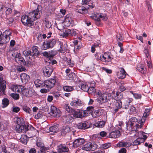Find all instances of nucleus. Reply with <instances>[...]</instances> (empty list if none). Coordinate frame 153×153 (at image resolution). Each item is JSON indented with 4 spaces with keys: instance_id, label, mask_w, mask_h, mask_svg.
<instances>
[{
    "instance_id": "f257e3e1",
    "label": "nucleus",
    "mask_w": 153,
    "mask_h": 153,
    "mask_svg": "<svg viewBox=\"0 0 153 153\" xmlns=\"http://www.w3.org/2000/svg\"><path fill=\"white\" fill-rule=\"evenodd\" d=\"M42 13L41 10L38 7L36 10L28 13L27 15H22L21 19L22 22L25 25L32 26L33 25V22L40 18Z\"/></svg>"
},
{
    "instance_id": "f03ea898",
    "label": "nucleus",
    "mask_w": 153,
    "mask_h": 153,
    "mask_svg": "<svg viewBox=\"0 0 153 153\" xmlns=\"http://www.w3.org/2000/svg\"><path fill=\"white\" fill-rule=\"evenodd\" d=\"M143 124L142 120H138L136 117H133L131 118L126 124V128L129 131L136 132L137 130L136 129L141 128Z\"/></svg>"
},
{
    "instance_id": "7ed1b4c3",
    "label": "nucleus",
    "mask_w": 153,
    "mask_h": 153,
    "mask_svg": "<svg viewBox=\"0 0 153 153\" xmlns=\"http://www.w3.org/2000/svg\"><path fill=\"white\" fill-rule=\"evenodd\" d=\"M10 87L11 89L13 92H20L21 90L22 94L23 96L27 97H29L32 96L34 91L31 88H24V87Z\"/></svg>"
},
{
    "instance_id": "20e7f679",
    "label": "nucleus",
    "mask_w": 153,
    "mask_h": 153,
    "mask_svg": "<svg viewBox=\"0 0 153 153\" xmlns=\"http://www.w3.org/2000/svg\"><path fill=\"white\" fill-rule=\"evenodd\" d=\"M17 125L15 129L18 132H25L28 130V127L25 125L23 119L18 118L16 120Z\"/></svg>"
},
{
    "instance_id": "39448f33",
    "label": "nucleus",
    "mask_w": 153,
    "mask_h": 153,
    "mask_svg": "<svg viewBox=\"0 0 153 153\" xmlns=\"http://www.w3.org/2000/svg\"><path fill=\"white\" fill-rule=\"evenodd\" d=\"M56 42V40L55 39L47 40L45 42H43L40 45V48L41 50H43L51 48L54 46Z\"/></svg>"
},
{
    "instance_id": "423d86ee",
    "label": "nucleus",
    "mask_w": 153,
    "mask_h": 153,
    "mask_svg": "<svg viewBox=\"0 0 153 153\" xmlns=\"http://www.w3.org/2000/svg\"><path fill=\"white\" fill-rule=\"evenodd\" d=\"M92 19L95 21V23L97 26H100L101 25V19L104 21L107 20L108 18L105 14H100L97 13H95L91 16Z\"/></svg>"
},
{
    "instance_id": "0eeeda50",
    "label": "nucleus",
    "mask_w": 153,
    "mask_h": 153,
    "mask_svg": "<svg viewBox=\"0 0 153 153\" xmlns=\"http://www.w3.org/2000/svg\"><path fill=\"white\" fill-rule=\"evenodd\" d=\"M97 94L98 96V100L101 103L107 102L110 100L111 96H109L108 93H102L100 91H99Z\"/></svg>"
},
{
    "instance_id": "6e6552de",
    "label": "nucleus",
    "mask_w": 153,
    "mask_h": 153,
    "mask_svg": "<svg viewBox=\"0 0 153 153\" xmlns=\"http://www.w3.org/2000/svg\"><path fill=\"white\" fill-rule=\"evenodd\" d=\"M11 33L9 30H5L2 33V37L0 39V45L8 42L10 39V36Z\"/></svg>"
},
{
    "instance_id": "1a4fd4ad",
    "label": "nucleus",
    "mask_w": 153,
    "mask_h": 153,
    "mask_svg": "<svg viewBox=\"0 0 153 153\" xmlns=\"http://www.w3.org/2000/svg\"><path fill=\"white\" fill-rule=\"evenodd\" d=\"M100 60L103 62H110L113 59V56L109 52H105L100 55Z\"/></svg>"
},
{
    "instance_id": "9d476101",
    "label": "nucleus",
    "mask_w": 153,
    "mask_h": 153,
    "mask_svg": "<svg viewBox=\"0 0 153 153\" xmlns=\"http://www.w3.org/2000/svg\"><path fill=\"white\" fill-rule=\"evenodd\" d=\"M97 148V145L95 143H88L84 145L82 148L83 150L87 151L94 150Z\"/></svg>"
},
{
    "instance_id": "9b49d317",
    "label": "nucleus",
    "mask_w": 153,
    "mask_h": 153,
    "mask_svg": "<svg viewBox=\"0 0 153 153\" xmlns=\"http://www.w3.org/2000/svg\"><path fill=\"white\" fill-rule=\"evenodd\" d=\"M113 102L112 106L114 108L115 112H117L118 110L122 107V102L120 100H117L115 99H112Z\"/></svg>"
},
{
    "instance_id": "f8f14e48",
    "label": "nucleus",
    "mask_w": 153,
    "mask_h": 153,
    "mask_svg": "<svg viewBox=\"0 0 153 153\" xmlns=\"http://www.w3.org/2000/svg\"><path fill=\"white\" fill-rule=\"evenodd\" d=\"M50 113L51 115L54 117H59L61 115L60 111L53 105L51 106Z\"/></svg>"
},
{
    "instance_id": "ddd939ff",
    "label": "nucleus",
    "mask_w": 153,
    "mask_h": 153,
    "mask_svg": "<svg viewBox=\"0 0 153 153\" xmlns=\"http://www.w3.org/2000/svg\"><path fill=\"white\" fill-rule=\"evenodd\" d=\"M73 111L72 114L75 117L81 118L85 116V111L77 109L76 110H74Z\"/></svg>"
},
{
    "instance_id": "4468645a",
    "label": "nucleus",
    "mask_w": 153,
    "mask_h": 153,
    "mask_svg": "<svg viewBox=\"0 0 153 153\" xmlns=\"http://www.w3.org/2000/svg\"><path fill=\"white\" fill-rule=\"evenodd\" d=\"M53 71V69L51 66H46L43 70V72L45 76L49 77L50 76Z\"/></svg>"
},
{
    "instance_id": "2eb2a0df",
    "label": "nucleus",
    "mask_w": 153,
    "mask_h": 153,
    "mask_svg": "<svg viewBox=\"0 0 153 153\" xmlns=\"http://www.w3.org/2000/svg\"><path fill=\"white\" fill-rule=\"evenodd\" d=\"M85 143V140L83 138H79L76 139L73 143V146L76 147L83 144Z\"/></svg>"
},
{
    "instance_id": "dca6fc26",
    "label": "nucleus",
    "mask_w": 153,
    "mask_h": 153,
    "mask_svg": "<svg viewBox=\"0 0 153 153\" xmlns=\"http://www.w3.org/2000/svg\"><path fill=\"white\" fill-rule=\"evenodd\" d=\"M126 72L124 68H120V71H118L117 74V77L119 79H124L126 76Z\"/></svg>"
},
{
    "instance_id": "f3484780",
    "label": "nucleus",
    "mask_w": 153,
    "mask_h": 153,
    "mask_svg": "<svg viewBox=\"0 0 153 153\" xmlns=\"http://www.w3.org/2000/svg\"><path fill=\"white\" fill-rule=\"evenodd\" d=\"M68 149L65 144H61L58 146L57 153H61L62 152H67L68 151Z\"/></svg>"
},
{
    "instance_id": "a211bd4d",
    "label": "nucleus",
    "mask_w": 153,
    "mask_h": 153,
    "mask_svg": "<svg viewBox=\"0 0 153 153\" xmlns=\"http://www.w3.org/2000/svg\"><path fill=\"white\" fill-rule=\"evenodd\" d=\"M131 145L130 143L128 142L121 141L117 144V146L118 147H128Z\"/></svg>"
},
{
    "instance_id": "6ab92c4d",
    "label": "nucleus",
    "mask_w": 153,
    "mask_h": 153,
    "mask_svg": "<svg viewBox=\"0 0 153 153\" xmlns=\"http://www.w3.org/2000/svg\"><path fill=\"white\" fill-rule=\"evenodd\" d=\"M21 79L23 83L26 84L30 80L29 76L26 73H22L20 75Z\"/></svg>"
},
{
    "instance_id": "aec40b11",
    "label": "nucleus",
    "mask_w": 153,
    "mask_h": 153,
    "mask_svg": "<svg viewBox=\"0 0 153 153\" xmlns=\"http://www.w3.org/2000/svg\"><path fill=\"white\" fill-rule=\"evenodd\" d=\"M89 123L85 121L79 123L78 125V128L80 129H86L89 127Z\"/></svg>"
},
{
    "instance_id": "412c9836",
    "label": "nucleus",
    "mask_w": 153,
    "mask_h": 153,
    "mask_svg": "<svg viewBox=\"0 0 153 153\" xmlns=\"http://www.w3.org/2000/svg\"><path fill=\"white\" fill-rule=\"evenodd\" d=\"M134 136L138 137V138L140 139H143L144 140V142L146 140L147 138V136L146 135V133L143 131H140L138 132H136L134 134Z\"/></svg>"
},
{
    "instance_id": "4be33fe9",
    "label": "nucleus",
    "mask_w": 153,
    "mask_h": 153,
    "mask_svg": "<svg viewBox=\"0 0 153 153\" xmlns=\"http://www.w3.org/2000/svg\"><path fill=\"white\" fill-rule=\"evenodd\" d=\"M120 135L119 131L115 130L109 133V137L111 138H115L119 137Z\"/></svg>"
},
{
    "instance_id": "5701e85b",
    "label": "nucleus",
    "mask_w": 153,
    "mask_h": 153,
    "mask_svg": "<svg viewBox=\"0 0 153 153\" xmlns=\"http://www.w3.org/2000/svg\"><path fill=\"white\" fill-rule=\"evenodd\" d=\"M83 102L80 100L77 99V100H74L70 103L71 106L74 107L81 106L82 105Z\"/></svg>"
},
{
    "instance_id": "b1692460",
    "label": "nucleus",
    "mask_w": 153,
    "mask_h": 153,
    "mask_svg": "<svg viewBox=\"0 0 153 153\" xmlns=\"http://www.w3.org/2000/svg\"><path fill=\"white\" fill-rule=\"evenodd\" d=\"M76 10L77 12L82 14L88 12L87 9L82 6H77Z\"/></svg>"
},
{
    "instance_id": "393cba45",
    "label": "nucleus",
    "mask_w": 153,
    "mask_h": 153,
    "mask_svg": "<svg viewBox=\"0 0 153 153\" xmlns=\"http://www.w3.org/2000/svg\"><path fill=\"white\" fill-rule=\"evenodd\" d=\"M56 80L54 79H51L44 82V86H54Z\"/></svg>"
},
{
    "instance_id": "a878e982",
    "label": "nucleus",
    "mask_w": 153,
    "mask_h": 153,
    "mask_svg": "<svg viewBox=\"0 0 153 153\" xmlns=\"http://www.w3.org/2000/svg\"><path fill=\"white\" fill-rule=\"evenodd\" d=\"M91 114L93 117L94 118L97 117L102 114L101 110L100 109L95 110L92 111Z\"/></svg>"
},
{
    "instance_id": "bb28decb",
    "label": "nucleus",
    "mask_w": 153,
    "mask_h": 153,
    "mask_svg": "<svg viewBox=\"0 0 153 153\" xmlns=\"http://www.w3.org/2000/svg\"><path fill=\"white\" fill-rule=\"evenodd\" d=\"M71 131L70 127L67 126H63L61 130V134L65 135Z\"/></svg>"
},
{
    "instance_id": "cd10ccee",
    "label": "nucleus",
    "mask_w": 153,
    "mask_h": 153,
    "mask_svg": "<svg viewBox=\"0 0 153 153\" xmlns=\"http://www.w3.org/2000/svg\"><path fill=\"white\" fill-rule=\"evenodd\" d=\"M105 122L104 121L102 120L98 121L95 124V126L97 127L102 128L105 125Z\"/></svg>"
},
{
    "instance_id": "c85d7f7f",
    "label": "nucleus",
    "mask_w": 153,
    "mask_h": 153,
    "mask_svg": "<svg viewBox=\"0 0 153 153\" xmlns=\"http://www.w3.org/2000/svg\"><path fill=\"white\" fill-rule=\"evenodd\" d=\"M64 108L67 112L72 114V112H73V111H74V109H72L68 104H65L64 106Z\"/></svg>"
},
{
    "instance_id": "c756f323",
    "label": "nucleus",
    "mask_w": 153,
    "mask_h": 153,
    "mask_svg": "<svg viewBox=\"0 0 153 153\" xmlns=\"http://www.w3.org/2000/svg\"><path fill=\"white\" fill-rule=\"evenodd\" d=\"M36 145L37 147L40 148V150H41L44 148H48V147H45L43 143L38 140H37L36 141Z\"/></svg>"
},
{
    "instance_id": "7c9ffc66",
    "label": "nucleus",
    "mask_w": 153,
    "mask_h": 153,
    "mask_svg": "<svg viewBox=\"0 0 153 153\" xmlns=\"http://www.w3.org/2000/svg\"><path fill=\"white\" fill-rule=\"evenodd\" d=\"M20 140L23 143L25 144L28 141V138L26 135H22L21 136Z\"/></svg>"
},
{
    "instance_id": "2f4dec72",
    "label": "nucleus",
    "mask_w": 153,
    "mask_h": 153,
    "mask_svg": "<svg viewBox=\"0 0 153 153\" xmlns=\"http://www.w3.org/2000/svg\"><path fill=\"white\" fill-rule=\"evenodd\" d=\"M144 140L143 139H140V138H137L133 142V145H137L140 144V143L144 142Z\"/></svg>"
},
{
    "instance_id": "473e14b6",
    "label": "nucleus",
    "mask_w": 153,
    "mask_h": 153,
    "mask_svg": "<svg viewBox=\"0 0 153 153\" xmlns=\"http://www.w3.org/2000/svg\"><path fill=\"white\" fill-rule=\"evenodd\" d=\"M34 83L36 86H44V82H43L39 79H37L34 81Z\"/></svg>"
},
{
    "instance_id": "72a5a7b5",
    "label": "nucleus",
    "mask_w": 153,
    "mask_h": 153,
    "mask_svg": "<svg viewBox=\"0 0 153 153\" xmlns=\"http://www.w3.org/2000/svg\"><path fill=\"white\" fill-rule=\"evenodd\" d=\"M145 3L146 6L148 8V11L150 13H152V9L150 3L148 1H146Z\"/></svg>"
},
{
    "instance_id": "f704fd0d",
    "label": "nucleus",
    "mask_w": 153,
    "mask_h": 153,
    "mask_svg": "<svg viewBox=\"0 0 153 153\" xmlns=\"http://www.w3.org/2000/svg\"><path fill=\"white\" fill-rule=\"evenodd\" d=\"M49 131L53 133L57 132L58 131L57 127L56 125H54L50 127L49 128Z\"/></svg>"
},
{
    "instance_id": "c9c22d12",
    "label": "nucleus",
    "mask_w": 153,
    "mask_h": 153,
    "mask_svg": "<svg viewBox=\"0 0 153 153\" xmlns=\"http://www.w3.org/2000/svg\"><path fill=\"white\" fill-rule=\"evenodd\" d=\"M60 42V47L59 51L61 53H64L66 51V49L65 46L63 45L62 43Z\"/></svg>"
},
{
    "instance_id": "e433bc0d",
    "label": "nucleus",
    "mask_w": 153,
    "mask_h": 153,
    "mask_svg": "<svg viewBox=\"0 0 153 153\" xmlns=\"http://www.w3.org/2000/svg\"><path fill=\"white\" fill-rule=\"evenodd\" d=\"M136 113V109L135 107L133 106H131L129 108V114H134Z\"/></svg>"
},
{
    "instance_id": "4c0bfd02",
    "label": "nucleus",
    "mask_w": 153,
    "mask_h": 153,
    "mask_svg": "<svg viewBox=\"0 0 153 153\" xmlns=\"http://www.w3.org/2000/svg\"><path fill=\"white\" fill-rule=\"evenodd\" d=\"M89 87H77L76 88V90L79 91L80 90L84 91L87 92L88 93Z\"/></svg>"
},
{
    "instance_id": "58836bf2",
    "label": "nucleus",
    "mask_w": 153,
    "mask_h": 153,
    "mask_svg": "<svg viewBox=\"0 0 153 153\" xmlns=\"http://www.w3.org/2000/svg\"><path fill=\"white\" fill-rule=\"evenodd\" d=\"M137 69L141 73H143L144 66L143 65L139 64L137 67Z\"/></svg>"
},
{
    "instance_id": "ea45409f",
    "label": "nucleus",
    "mask_w": 153,
    "mask_h": 153,
    "mask_svg": "<svg viewBox=\"0 0 153 153\" xmlns=\"http://www.w3.org/2000/svg\"><path fill=\"white\" fill-rule=\"evenodd\" d=\"M72 118L70 115H66L63 117V119L66 123L70 122Z\"/></svg>"
},
{
    "instance_id": "a19ab883",
    "label": "nucleus",
    "mask_w": 153,
    "mask_h": 153,
    "mask_svg": "<svg viewBox=\"0 0 153 153\" xmlns=\"http://www.w3.org/2000/svg\"><path fill=\"white\" fill-rule=\"evenodd\" d=\"M111 146V144L110 143H107L102 144L100 146V148L102 149H106Z\"/></svg>"
},
{
    "instance_id": "79ce46f5",
    "label": "nucleus",
    "mask_w": 153,
    "mask_h": 153,
    "mask_svg": "<svg viewBox=\"0 0 153 153\" xmlns=\"http://www.w3.org/2000/svg\"><path fill=\"white\" fill-rule=\"evenodd\" d=\"M70 32H71L70 29H67L65 30V32L62 33V36L63 37L66 38V37L70 36Z\"/></svg>"
},
{
    "instance_id": "37998d69",
    "label": "nucleus",
    "mask_w": 153,
    "mask_h": 153,
    "mask_svg": "<svg viewBox=\"0 0 153 153\" xmlns=\"http://www.w3.org/2000/svg\"><path fill=\"white\" fill-rule=\"evenodd\" d=\"M49 58H52L53 57L56 55L57 53V52L56 51L54 50H51V51L49 52Z\"/></svg>"
},
{
    "instance_id": "c03bdc74",
    "label": "nucleus",
    "mask_w": 153,
    "mask_h": 153,
    "mask_svg": "<svg viewBox=\"0 0 153 153\" xmlns=\"http://www.w3.org/2000/svg\"><path fill=\"white\" fill-rule=\"evenodd\" d=\"M123 94L120 92L117 91L116 93V96L115 97V99L117 100H120L123 98Z\"/></svg>"
},
{
    "instance_id": "a18cd8bd",
    "label": "nucleus",
    "mask_w": 153,
    "mask_h": 153,
    "mask_svg": "<svg viewBox=\"0 0 153 153\" xmlns=\"http://www.w3.org/2000/svg\"><path fill=\"white\" fill-rule=\"evenodd\" d=\"M150 111V109H146L145 110L143 114V117L142 118V120L143 119L144 120H145L144 118L147 117L149 115Z\"/></svg>"
},
{
    "instance_id": "49530a36",
    "label": "nucleus",
    "mask_w": 153,
    "mask_h": 153,
    "mask_svg": "<svg viewBox=\"0 0 153 153\" xmlns=\"http://www.w3.org/2000/svg\"><path fill=\"white\" fill-rule=\"evenodd\" d=\"M22 108L23 110L26 113L30 114L31 112V110L30 108L27 106L24 105L22 107Z\"/></svg>"
},
{
    "instance_id": "de8ad7c7",
    "label": "nucleus",
    "mask_w": 153,
    "mask_h": 153,
    "mask_svg": "<svg viewBox=\"0 0 153 153\" xmlns=\"http://www.w3.org/2000/svg\"><path fill=\"white\" fill-rule=\"evenodd\" d=\"M95 87H89L88 88V93L89 94H94L96 93V89Z\"/></svg>"
},
{
    "instance_id": "09e8293b",
    "label": "nucleus",
    "mask_w": 153,
    "mask_h": 153,
    "mask_svg": "<svg viewBox=\"0 0 153 153\" xmlns=\"http://www.w3.org/2000/svg\"><path fill=\"white\" fill-rule=\"evenodd\" d=\"M2 104L4 107H7L9 104V101L8 99L4 98L2 100Z\"/></svg>"
},
{
    "instance_id": "8fccbe9b",
    "label": "nucleus",
    "mask_w": 153,
    "mask_h": 153,
    "mask_svg": "<svg viewBox=\"0 0 153 153\" xmlns=\"http://www.w3.org/2000/svg\"><path fill=\"white\" fill-rule=\"evenodd\" d=\"M130 92L133 95L134 97L136 99H140L141 97V95L140 94L134 93L132 91H130Z\"/></svg>"
},
{
    "instance_id": "3c124183",
    "label": "nucleus",
    "mask_w": 153,
    "mask_h": 153,
    "mask_svg": "<svg viewBox=\"0 0 153 153\" xmlns=\"http://www.w3.org/2000/svg\"><path fill=\"white\" fill-rule=\"evenodd\" d=\"M10 95L15 100H18L19 99V96L18 94L12 93L10 94Z\"/></svg>"
},
{
    "instance_id": "603ef678",
    "label": "nucleus",
    "mask_w": 153,
    "mask_h": 153,
    "mask_svg": "<svg viewBox=\"0 0 153 153\" xmlns=\"http://www.w3.org/2000/svg\"><path fill=\"white\" fill-rule=\"evenodd\" d=\"M53 87H48L47 89L43 88L40 90V92L43 94H45L48 92Z\"/></svg>"
},
{
    "instance_id": "864d4df0",
    "label": "nucleus",
    "mask_w": 153,
    "mask_h": 153,
    "mask_svg": "<svg viewBox=\"0 0 153 153\" xmlns=\"http://www.w3.org/2000/svg\"><path fill=\"white\" fill-rule=\"evenodd\" d=\"M38 47L35 46L32 47V50L33 52H32V53L33 54V55L34 54H37L38 53L39 51L38 50Z\"/></svg>"
},
{
    "instance_id": "5fc2aeb1",
    "label": "nucleus",
    "mask_w": 153,
    "mask_h": 153,
    "mask_svg": "<svg viewBox=\"0 0 153 153\" xmlns=\"http://www.w3.org/2000/svg\"><path fill=\"white\" fill-rule=\"evenodd\" d=\"M45 26L46 27L48 28H50L51 27V22H50L46 19L45 20Z\"/></svg>"
},
{
    "instance_id": "6e6d98bb",
    "label": "nucleus",
    "mask_w": 153,
    "mask_h": 153,
    "mask_svg": "<svg viewBox=\"0 0 153 153\" xmlns=\"http://www.w3.org/2000/svg\"><path fill=\"white\" fill-rule=\"evenodd\" d=\"M73 87H63V88L64 91H67L70 92L73 91L74 88Z\"/></svg>"
},
{
    "instance_id": "4d7b16f0",
    "label": "nucleus",
    "mask_w": 153,
    "mask_h": 153,
    "mask_svg": "<svg viewBox=\"0 0 153 153\" xmlns=\"http://www.w3.org/2000/svg\"><path fill=\"white\" fill-rule=\"evenodd\" d=\"M23 53L25 56H33V54L32 53V52L30 51H24Z\"/></svg>"
},
{
    "instance_id": "13d9d810",
    "label": "nucleus",
    "mask_w": 153,
    "mask_h": 153,
    "mask_svg": "<svg viewBox=\"0 0 153 153\" xmlns=\"http://www.w3.org/2000/svg\"><path fill=\"white\" fill-rule=\"evenodd\" d=\"M6 81L3 80L1 77H0V86H6Z\"/></svg>"
},
{
    "instance_id": "bf43d9fd",
    "label": "nucleus",
    "mask_w": 153,
    "mask_h": 153,
    "mask_svg": "<svg viewBox=\"0 0 153 153\" xmlns=\"http://www.w3.org/2000/svg\"><path fill=\"white\" fill-rule=\"evenodd\" d=\"M37 39H38L37 44L39 45V44L41 43L43 39L42 37L41 34H40L37 37Z\"/></svg>"
},
{
    "instance_id": "052dcab7",
    "label": "nucleus",
    "mask_w": 153,
    "mask_h": 153,
    "mask_svg": "<svg viewBox=\"0 0 153 153\" xmlns=\"http://www.w3.org/2000/svg\"><path fill=\"white\" fill-rule=\"evenodd\" d=\"M75 75L74 73L71 72L68 75V76L67 77V79H73L74 76Z\"/></svg>"
},
{
    "instance_id": "680f3d73",
    "label": "nucleus",
    "mask_w": 153,
    "mask_h": 153,
    "mask_svg": "<svg viewBox=\"0 0 153 153\" xmlns=\"http://www.w3.org/2000/svg\"><path fill=\"white\" fill-rule=\"evenodd\" d=\"M42 116V113L41 111H39L35 116V118L36 119H38L41 118Z\"/></svg>"
},
{
    "instance_id": "e2e57ef3",
    "label": "nucleus",
    "mask_w": 153,
    "mask_h": 153,
    "mask_svg": "<svg viewBox=\"0 0 153 153\" xmlns=\"http://www.w3.org/2000/svg\"><path fill=\"white\" fill-rule=\"evenodd\" d=\"M71 32L70 35L71 36H75L76 34V30L75 29L70 30Z\"/></svg>"
},
{
    "instance_id": "0e129e2a",
    "label": "nucleus",
    "mask_w": 153,
    "mask_h": 153,
    "mask_svg": "<svg viewBox=\"0 0 153 153\" xmlns=\"http://www.w3.org/2000/svg\"><path fill=\"white\" fill-rule=\"evenodd\" d=\"M21 57V55L20 53H17L16 54L15 57V61L18 62L17 61H19V58H20Z\"/></svg>"
},
{
    "instance_id": "69168bd1",
    "label": "nucleus",
    "mask_w": 153,
    "mask_h": 153,
    "mask_svg": "<svg viewBox=\"0 0 153 153\" xmlns=\"http://www.w3.org/2000/svg\"><path fill=\"white\" fill-rule=\"evenodd\" d=\"M82 45L80 43L78 45H76L74 46V51L75 52V51H77L80 49L82 47Z\"/></svg>"
},
{
    "instance_id": "338daca9",
    "label": "nucleus",
    "mask_w": 153,
    "mask_h": 153,
    "mask_svg": "<svg viewBox=\"0 0 153 153\" xmlns=\"http://www.w3.org/2000/svg\"><path fill=\"white\" fill-rule=\"evenodd\" d=\"M14 19L12 17H10L7 19V22L8 24H10L12 23Z\"/></svg>"
},
{
    "instance_id": "774afa93",
    "label": "nucleus",
    "mask_w": 153,
    "mask_h": 153,
    "mask_svg": "<svg viewBox=\"0 0 153 153\" xmlns=\"http://www.w3.org/2000/svg\"><path fill=\"white\" fill-rule=\"evenodd\" d=\"M49 148H44L39 151L37 153H45V152L48 150Z\"/></svg>"
}]
</instances>
